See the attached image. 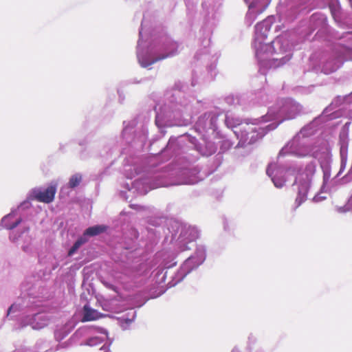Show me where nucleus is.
<instances>
[{
	"instance_id": "1",
	"label": "nucleus",
	"mask_w": 352,
	"mask_h": 352,
	"mask_svg": "<svg viewBox=\"0 0 352 352\" xmlns=\"http://www.w3.org/2000/svg\"><path fill=\"white\" fill-rule=\"evenodd\" d=\"M56 193V185H50L44 190L34 189L32 191L33 199L37 201L50 204L52 203Z\"/></svg>"
},
{
	"instance_id": "2",
	"label": "nucleus",
	"mask_w": 352,
	"mask_h": 352,
	"mask_svg": "<svg viewBox=\"0 0 352 352\" xmlns=\"http://www.w3.org/2000/svg\"><path fill=\"white\" fill-rule=\"evenodd\" d=\"M83 312L82 322L96 320L103 316V314L99 313L96 309L90 308L87 305L83 307Z\"/></svg>"
},
{
	"instance_id": "3",
	"label": "nucleus",
	"mask_w": 352,
	"mask_h": 352,
	"mask_svg": "<svg viewBox=\"0 0 352 352\" xmlns=\"http://www.w3.org/2000/svg\"><path fill=\"white\" fill-rule=\"evenodd\" d=\"M106 230V226L102 225L94 226L86 229L82 236H95Z\"/></svg>"
},
{
	"instance_id": "4",
	"label": "nucleus",
	"mask_w": 352,
	"mask_h": 352,
	"mask_svg": "<svg viewBox=\"0 0 352 352\" xmlns=\"http://www.w3.org/2000/svg\"><path fill=\"white\" fill-rule=\"evenodd\" d=\"M307 186L305 184L300 186L298 195L296 198V208L299 207L307 199Z\"/></svg>"
},
{
	"instance_id": "5",
	"label": "nucleus",
	"mask_w": 352,
	"mask_h": 352,
	"mask_svg": "<svg viewBox=\"0 0 352 352\" xmlns=\"http://www.w3.org/2000/svg\"><path fill=\"white\" fill-rule=\"evenodd\" d=\"M88 241V239L86 238L85 236H80L79 237L77 241L74 243V244L73 245V246L70 248V250H69L68 252V256H72L73 255L77 250L83 244H85V243H87Z\"/></svg>"
},
{
	"instance_id": "6",
	"label": "nucleus",
	"mask_w": 352,
	"mask_h": 352,
	"mask_svg": "<svg viewBox=\"0 0 352 352\" xmlns=\"http://www.w3.org/2000/svg\"><path fill=\"white\" fill-rule=\"evenodd\" d=\"M82 180V176L79 174H76L72 176L69 182V186L70 188H75L79 185Z\"/></svg>"
},
{
	"instance_id": "7",
	"label": "nucleus",
	"mask_w": 352,
	"mask_h": 352,
	"mask_svg": "<svg viewBox=\"0 0 352 352\" xmlns=\"http://www.w3.org/2000/svg\"><path fill=\"white\" fill-rule=\"evenodd\" d=\"M21 222V219H18L16 222H14L11 226H10L8 229L12 230V229L16 228Z\"/></svg>"
},
{
	"instance_id": "8",
	"label": "nucleus",
	"mask_w": 352,
	"mask_h": 352,
	"mask_svg": "<svg viewBox=\"0 0 352 352\" xmlns=\"http://www.w3.org/2000/svg\"><path fill=\"white\" fill-rule=\"evenodd\" d=\"M168 56V54H166V55H162V56H159V57H157L155 58L153 61L152 63H155L157 61H159V60H163L166 58H167Z\"/></svg>"
},
{
	"instance_id": "9",
	"label": "nucleus",
	"mask_w": 352,
	"mask_h": 352,
	"mask_svg": "<svg viewBox=\"0 0 352 352\" xmlns=\"http://www.w3.org/2000/svg\"><path fill=\"white\" fill-rule=\"evenodd\" d=\"M338 67H339V65H338V66H336V67H333V69H331L330 70V72H333V71L336 70V69H337V68H338Z\"/></svg>"
},
{
	"instance_id": "10",
	"label": "nucleus",
	"mask_w": 352,
	"mask_h": 352,
	"mask_svg": "<svg viewBox=\"0 0 352 352\" xmlns=\"http://www.w3.org/2000/svg\"><path fill=\"white\" fill-rule=\"evenodd\" d=\"M294 118V115H292V116L289 115L287 117V119H292V118Z\"/></svg>"
},
{
	"instance_id": "11",
	"label": "nucleus",
	"mask_w": 352,
	"mask_h": 352,
	"mask_svg": "<svg viewBox=\"0 0 352 352\" xmlns=\"http://www.w3.org/2000/svg\"><path fill=\"white\" fill-rule=\"evenodd\" d=\"M274 182V185H275L276 186H277V187H281V186H282V185H281V184L278 185L275 182Z\"/></svg>"
},
{
	"instance_id": "12",
	"label": "nucleus",
	"mask_w": 352,
	"mask_h": 352,
	"mask_svg": "<svg viewBox=\"0 0 352 352\" xmlns=\"http://www.w3.org/2000/svg\"><path fill=\"white\" fill-rule=\"evenodd\" d=\"M232 352H239V351H238V349H234L232 351Z\"/></svg>"
},
{
	"instance_id": "13",
	"label": "nucleus",
	"mask_w": 352,
	"mask_h": 352,
	"mask_svg": "<svg viewBox=\"0 0 352 352\" xmlns=\"http://www.w3.org/2000/svg\"><path fill=\"white\" fill-rule=\"evenodd\" d=\"M280 63H281V64H283V63H284V62H283V61L280 60V63H278V65H279Z\"/></svg>"
},
{
	"instance_id": "14",
	"label": "nucleus",
	"mask_w": 352,
	"mask_h": 352,
	"mask_svg": "<svg viewBox=\"0 0 352 352\" xmlns=\"http://www.w3.org/2000/svg\"><path fill=\"white\" fill-rule=\"evenodd\" d=\"M261 25V24H257L256 28H259Z\"/></svg>"
}]
</instances>
